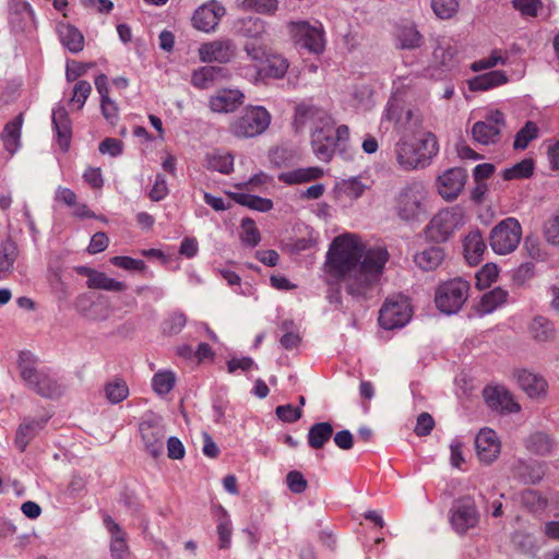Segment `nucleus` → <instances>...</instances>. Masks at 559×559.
I'll use <instances>...</instances> for the list:
<instances>
[{"instance_id": "nucleus-18", "label": "nucleus", "mask_w": 559, "mask_h": 559, "mask_svg": "<svg viewBox=\"0 0 559 559\" xmlns=\"http://www.w3.org/2000/svg\"><path fill=\"white\" fill-rule=\"evenodd\" d=\"M225 8L219 2L211 0L194 11L192 24L197 29L204 33L213 32L225 15Z\"/></svg>"}, {"instance_id": "nucleus-17", "label": "nucleus", "mask_w": 559, "mask_h": 559, "mask_svg": "<svg viewBox=\"0 0 559 559\" xmlns=\"http://www.w3.org/2000/svg\"><path fill=\"white\" fill-rule=\"evenodd\" d=\"M198 51L204 63H228L236 55V45L230 39H219L202 44Z\"/></svg>"}, {"instance_id": "nucleus-57", "label": "nucleus", "mask_w": 559, "mask_h": 559, "mask_svg": "<svg viewBox=\"0 0 559 559\" xmlns=\"http://www.w3.org/2000/svg\"><path fill=\"white\" fill-rule=\"evenodd\" d=\"M512 5L523 16L534 17L542 9L543 3L540 0H512Z\"/></svg>"}, {"instance_id": "nucleus-49", "label": "nucleus", "mask_w": 559, "mask_h": 559, "mask_svg": "<svg viewBox=\"0 0 559 559\" xmlns=\"http://www.w3.org/2000/svg\"><path fill=\"white\" fill-rule=\"evenodd\" d=\"M521 501L531 512H539L547 506V500L533 489L524 490L521 495Z\"/></svg>"}, {"instance_id": "nucleus-9", "label": "nucleus", "mask_w": 559, "mask_h": 559, "mask_svg": "<svg viewBox=\"0 0 559 559\" xmlns=\"http://www.w3.org/2000/svg\"><path fill=\"white\" fill-rule=\"evenodd\" d=\"M289 34L296 45L311 53L319 55L325 48V37L319 21H292L288 24Z\"/></svg>"}, {"instance_id": "nucleus-10", "label": "nucleus", "mask_w": 559, "mask_h": 559, "mask_svg": "<svg viewBox=\"0 0 559 559\" xmlns=\"http://www.w3.org/2000/svg\"><path fill=\"white\" fill-rule=\"evenodd\" d=\"M271 123L270 112L262 106H249L230 126L237 138H254L262 134Z\"/></svg>"}, {"instance_id": "nucleus-2", "label": "nucleus", "mask_w": 559, "mask_h": 559, "mask_svg": "<svg viewBox=\"0 0 559 559\" xmlns=\"http://www.w3.org/2000/svg\"><path fill=\"white\" fill-rule=\"evenodd\" d=\"M294 127L297 132L309 127L313 154L322 162L331 160L338 146L334 138V120L325 110L311 105H298Z\"/></svg>"}, {"instance_id": "nucleus-60", "label": "nucleus", "mask_w": 559, "mask_h": 559, "mask_svg": "<svg viewBox=\"0 0 559 559\" xmlns=\"http://www.w3.org/2000/svg\"><path fill=\"white\" fill-rule=\"evenodd\" d=\"M293 326L292 321H284L281 325V329L285 332L284 335L281 337L280 343L283 348L285 349H294L298 346L300 343V337L297 333H294L289 331V329Z\"/></svg>"}, {"instance_id": "nucleus-52", "label": "nucleus", "mask_w": 559, "mask_h": 559, "mask_svg": "<svg viewBox=\"0 0 559 559\" xmlns=\"http://www.w3.org/2000/svg\"><path fill=\"white\" fill-rule=\"evenodd\" d=\"M91 93L92 85L90 82L85 80L78 81L73 86V95L70 102L76 104L78 109H82Z\"/></svg>"}, {"instance_id": "nucleus-5", "label": "nucleus", "mask_w": 559, "mask_h": 559, "mask_svg": "<svg viewBox=\"0 0 559 559\" xmlns=\"http://www.w3.org/2000/svg\"><path fill=\"white\" fill-rule=\"evenodd\" d=\"M427 199L428 191L424 182L409 181L395 195V213L404 222H417L426 214Z\"/></svg>"}, {"instance_id": "nucleus-11", "label": "nucleus", "mask_w": 559, "mask_h": 559, "mask_svg": "<svg viewBox=\"0 0 559 559\" xmlns=\"http://www.w3.org/2000/svg\"><path fill=\"white\" fill-rule=\"evenodd\" d=\"M412 318V308L406 297L399 295L386 298L379 311V324L385 330L401 329Z\"/></svg>"}, {"instance_id": "nucleus-33", "label": "nucleus", "mask_w": 559, "mask_h": 559, "mask_svg": "<svg viewBox=\"0 0 559 559\" xmlns=\"http://www.w3.org/2000/svg\"><path fill=\"white\" fill-rule=\"evenodd\" d=\"M58 34L61 44L72 53H78L84 48V36L74 26L70 24H60Z\"/></svg>"}, {"instance_id": "nucleus-22", "label": "nucleus", "mask_w": 559, "mask_h": 559, "mask_svg": "<svg viewBox=\"0 0 559 559\" xmlns=\"http://www.w3.org/2000/svg\"><path fill=\"white\" fill-rule=\"evenodd\" d=\"M487 405L502 413H518L521 406L513 400L512 394L502 386H487L483 392Z\"/></svg>"}, {"instance_id": "nucleus-50", "label": "nucleus", "mask_w": 559, "mask_h": 559, "mask_svg": "<svg viewBox=\"0 0 559 559\" xmlns=\"http://www.w3.org/2000/svg\"><path fill=\"white\" fill-rule=\"evenodd\" d=\"M433 13L442 20L451 19L459 9L457 0H431Z\"/></svg>"}, {"instance_id": "nucleus-44", "label": "nucleus", "mask_w": 559, "mask_h": 559, "mask_svg": "<svg viewBox=\"0 0 559 559\" xmlns=\"http://www.w3.org/2000/svg\"><path fill=\"white\" fill-rule=\"evenodd\" d=\"M539 130L535 122L526 121L523 128H521L515 134L513 147L515 150H525L530 142L538 136Z\"/></svg>"}, {"instance_id": "nucleus-64", "label": "nucleus", "mask_w": 559, "mask_h": 559, "mask_svg": "<svg viewBox=\"0 0 559 559\" xmlns=\"http://www.w3.org/2000/svg\"><path fill=\"white\" fill-rule=\"evenodd\" d=\"M100 110L104 118L110 123L115 124L119 119V110L115 100L109 96L100 99Z\"/></svg>"}, {"instance_id": "nucleus-3", "label": "nucleus", "mask_w": 559, "mask_h": 559, "mask_svg": "<svg viewBox=\"0 0 559 559\" xmlns=\"http://www.w3.org/2000/svg\"><path fill=\"white\" fill-rule=\"evenodd\" d=\"M397 165L405 171L424 169L429 166L439 152L436 135L425 133L420 139L402 136L395 144Z\"/></svg>"}, {"instance_id": "nucleus-62", "label": "nucleus", "mask_w": 559, "mask_h": 559, "mask_svg": "<svg viewBox=\"0 0 559 559\" xmlns=\"http://www.w3.org/2000/svg\"><path fill=\"white\" fill-rule=\"evenodd\" d=\"M544 234L549 243L559 246V212L545 223Z\"/></svg>"}, {"instance_id": "nucleus-47", "label": "nucleus", "mask_w": 559, "mask_h": 559, "mask_svg": "<svg viewBox=\"0 0 559 559\" xmlns=\"http://www.w3.org/2000/svg\"><path fill=\"white\" fill-rule=\"evenodd\" d=\"M175 374L171 371H162L154 374L152 386L159 395L168 394L175 385Z\"/></svg>"}, {"instance_id": "nucleus-53", "label": "nucleus", "mask_w": 559, "mask_h": 559, "mask_svg": "<svg viewBox=\"0 0 559 559\" xmlns=\"http://www.w3.org/2000/svg\"><path fill=\"white\" fill-rule=\"evenodd\" d=\"M241 227L243 229V233L241 235V240L243 243L248 245L249 247H255L261 240L260 233L258 228L254 225L253 219L251 218H243L241 223Z\"/></svg>"}, {"instance_id": "nucleus-38", "label": "nucleus", "mask_w": 559, "mask_h": 559, "mask_svg": "<svg viewBox=\"0 0 559 559\" xmlns=\"http://www.w3.org/2000/svg\"><path fill=\"white\" fill-rule=\"evenodd\" d=\"M513 476L524 484H536L543 478L542 466L528 464L524 461H516L512 467Z\"/></svg>"}, {"instance_id": "nucleus-16", "label": "nucleus", "mask_w": 559, "mask_h": 559, "mask_svg": "<svg viewBox=\"0 0 559 559\" xmlns=\"http://www.w3.org/2000/svg\"><path fill=\"white\" fill-rule=\"evenodd\" d=\"M466 179L467 173L464 168H449L437 178L438 193L448 202L454 201L462 193Z\"/></svg>"}, {"instance_id": "nucleus-59", "label": "nucleus", "mask_w": 559, "mask_h": 559, "mask_svg": "<svg viewBox=\"0 0 559 559\" xmlns=\"http://www.w3.org/2000/svg\"><path fill=\"white\" fill-rule=\"evenodd\" d=\"M16 259V248L14 243H5L0 252V271L7 272L13 267Z\"/></svg>"}, {"instance_id": "nucleus-6", "label": "nucleus", "mask_w": 559, "mask_h": 559, "mask_svg": "<svg viewBox=\"0 0 559 559\" xmlns=\"http://www.w3.org/2000/svg\"><path fill=\"white\" fill-rule=\"evenodd\" d=\"M469 283L461 277L441 283L435 293L436 307L444 314L457 313L466 302Z\"/></svg>"}, {"instance_id": "nucleus-7", "label": "nucleus", "mask_w": 559, "mask_h": 559, "mask_svg": "<svg viewBox=\"0 0 559 559\" xmlns=\"http://www.w3.org/2000/svg\"><path fill=\"white\" fill-rule=\"evenodd\" d=\"M464 210L456 205L439 211L426 227V235L433 242L447 241L464 225Z\"/></svg>"}, {"instance_id": "nucleus-26", "label": "nucleus", "mask_w": 559, "mask_h": 559, "mask_svg": "<svg viewBox=\"0 0 559 559\" xmlns=\"http://www.w3.org/2000/svg\"><path fill=\"white\" fill-rule=\"evenodd\" d=\"M52 128L57 135V142L62 151H68L71 142V121L66 108L61 105L52 109Z\"/></svg>"}, {"instance_id": "nucleus-43", "label": "nucleus", "mask_w": 559, "mask_h": 559, "mask_svg": "<svg viewBox=\"0 0 559 559\" xmlns=\"http://www.w3.org/2000/svg\"><path fill=\"white\" fill-rule=\"evenodd\" d=\"M86 285L92 289H102L107 292H122L126 289L123 282L107 276L104 272H97L94 277L86 281Z\"/></svg>"}, {"instance_id": "nucleus-51", "label": "nucleus", "mask_w": 559, "mask_h": 559, "mask_svg": "<svg viewBox=\"0 0 559 559\" xmlns=\"http://www.w3.org/2000/svg\"><path fill=\"white\" fill-rule=\"evenodd\" d=\"M499 271L495 264H486L476 273V286L479 289L489 287L498 278Z\"/></svg>"}, {"instance_id": "nucleus-30", "label": "nucleus", "mask_w": 559, "mask_h": 559, "mask_svg": "<svg viewBox=\"0 0 559 559\" xmlns=\"http://www.w3.org/2000/svg\"><path fill=\"white\" fill-rule=\"evenodd\" d=\"M508 82L507 74L501 70H493L468 80V88L473 92H484Z\"/></svg>"}, {"instance_id": "nucleus-34", "label": "nucleus", "mask_w": 559, "mask_h": 559, "mask_svg": "<svg viewBox=\"0 0 559 559\" xmlns=\"http://www.w3.org/2000/svg\"><path fill=\"white\" fill-rule=\"evenodd\" d=\"M444 259V250L440 247L431 246L417 252L414 262L423 271L436 270Z\"/></svg>"}, {"instance_id": "nucleus-19", "label": "nucleus", "mask_w": 559, "mask_h": 559, "mask_svg": "<svg viewBox=\"0 0 559 559\" xmlns=\"http://www.w3.org/2000/svg\"><path fill=\"white\" fill-rule=\"evenodd\" d=\"M457 49L449 41H438L432 51L430 68L438 71V76L451 72L457 64Z\"/></svg>"}, {"instance_id": "nucleus-24", "label": "nucleus", "mask_w": 559, "mask_h": 559, "mask_svg": "<svg viewBox=\"0 0 559 559\" xmlns=\"http://www.w3.org/2000/svg\"><path fill=\"white\" fill-rule=\"evenodd\" d=\"M516 381L530 399L542 400L546 397L548 383L542 374L522 369L516 372Z\"/></svg>"}, {"instance_id": "nucleus-40", "label": "nucleus", "mask_w": 559, "mask_h": 559, "mask_svg": "<svg viewBox=\"0 0 559 559\" xmlns=\"http://www.w3.org/2000/svg\"><path fill=\"white\" fill-rule=\"evenodd\" d=\"M530 333L538 342L554 340L556 330L554 323L543 316H536L530 324Z\"/></svg>"}, {"instance_id": "nucleus-14", "label": "nucleus", "mask_w": 559, "mask_h": 559, "mask_svg": "<svg viewBox=\"0 0 559 559\" xmlns=\"http://www.w3.org/2000/svg\"><path fill=\"white\" fill-rule=\"evenodd\" d=\"M504 128V114L498 109L489 110L484 120L474 123L472 136L475 142L481 145L496 144L500 141L501 132Z\"/></svg>"}, {"instance_id": "nucleus-28", "label": "nucleus", "mask_w": 559, "mask_h": 559, "mask_svg": "<svg viewBox=\"0 0 559 559\" xmlns=\"http://www.w3.org/2000/svg\"><path fill=\"white\" fill-rule=\"evenodd\" d=\"M464 257L468 264H478L487 249L485 239L479 229L471 230L463 241Z\"/></svg>"}, {"instance_id": "nucleus-39", "label": "nucleus", "mask_w": 559, "mask_h": 559, "mask_svg": "<svg viewBox=\"0 0 559 559\" xmlns=\"http://www.w3.org/2000/svg\"><path fill=\"white\" fill-rule=\"evenodd\" d=\"M237 34L252 39H261L265 34V23L260 17L241 19L236 24Z\"/></svg>"}, {"instance_id": "nucleus-12", "label": "nucleus", "mask_w": 559, "mask_h": 559, "mask_svg": "<svg viewBox=\"0 0 559 559\" xmlns=\"http://www.w3.org/2000/svg\"><path fill=\"white\" fill-rule=\"evenodd\" d=\"M449 514L452 528L460 535L476 527L479 522V512L474 498L471 496H464L454 500Z\"/></svg>"}, {"instance_id": "nucleus-41", "label": "nucleus", "mask_w": 559, "mask_h": 559, "mask_svg": "<svg viewBox=\"0 0 559 559\" xmlns=\"http://www.w3.org/2000/svg\"><path fill=\"white\" fill-rule=\"evenodd\" d=\"M104 393L110 404H118L129 396V386L122 378L115 377L104 384Z\"/></svg>"}, {"instance_id": "nucleus-32", "label": "nucleus", "mask_w": 559, "mask_h": 559, "mask_svg": "<svg viewBox=\"0 0 559 559\" xmlns=\"http://www.w3.org/2000/svg\"><path fill=\"white\" fill-rule=\"evenodd\" d=\"M323 176L320 167L298 168L278 175V180L286 185H299L319 179Z\"/></svg>"}, {"instance_id": "nucleus-48", "label": "nucleus", "mask_w": 559, "mask_h": 559, "mask_svg": "<svg viewBox=\"0 0 559 559\" xmlns=\"http://www.w3.org/2000/svg\"><path fill=\"white\" fill-rule=\"evenodd\" d=\"M207 168L227 175L234 168V157L230 154H212L207 157Z\"/></svg>"}, {"instance_id": "nucleus-31", "label": "nucleus", "mask_w": 559, "mask_h": 559, "mask_svg": "<svg viewBox=\"0 0 559 559\" xmlns=\"http://www.w3.org/2000/svg\"><path fill=\"white\" fill-rule=\"evenodd\" d=\"M333 426L329 421L313 424L307 433L308 445L313 450L322 449L333 437Z\"/></svg>"}, {"instance_id": "nucleus-42", "label": "nucleus", "mask_w": 559, "mask_h": 559, "mask_svg": "<svg viewBox=\"0 0 559 559\" xmlns=\"http://www.w3.org/2000/svg\"><path fill=\"white\" fill-rule=\"evenodd\" d=\"M233 199L238 204L255 210L262 213L269 212L273 209V202L270 199L261 198L249 193H233Z\"/></svg>"}, {"instance_id": "nucleus-21", "label": "nucleus", "mask_w": 559, "mask_h": 559, "mask_svg": "<svg viewBox=\"0 0 559 559\" xmlns=\"http://www.w3.org/2000/svg\"><path fill=\"white\" fill-rule=\"evenodd\" d=\"M245 95L238 88H222L209 99L212 111L227 114L235 111L243 104Z\"/></svg>"}, {"instance_id": "nucleus-37", "label": "nucleus", "mask_w": 559, "mask_h": 559, "mask_svg": "<svg viewBox=\"0 0 559 559\" xmlns=\"http://www.w3.org/2000/svg\"><path fill=\"white\" fill-rule=\"evenodd\" d=\"M525 448L533 454L545 456L551 453L554 441L547 433L535 431L525 439Z\"/></svg>"}, {"instance_id": "nucleus-46", "label": "nucleus", "mask_w": 559, "mask_h": 559, "mask_svg": "<svg viewBox=\"0 0 559 559\" xmlns=\"http://www.w3.org/2000/svg\"><path fill=\"white\" fill-rule=\"evenodd\" d=\"M534 171V163L532 159H523L520 163H516L514 166L507 168L502 173V177L504 180L512 179H524L528 178L533 175Z\"/></svg>"}, {"instance_id": "nucleus-4", "label": "nucleus", "mask_w": 559, "mask_h": 559, "mask_svg": "<svg viewBox=\"0 0 559 559\" xmlns=\"http://www.w3.org/2000/svg\"><path fill=\"white\" fill-rule=\"evenodd\" d=\"M17 367L25 385L43 397L59 394V386L51 370L40 366L39 359L28 350L19 354Z\"/></svg>"}, {"instance_id": "nucleus-25", "label": "nucleus", "mask_w": 559, "mask_h": 559, "mask_svg": "<svg viewBox=\"0 0 559 559\" xmlns=\"http://www.w3.org/2000/svg\"><path fill=\"white\" fill-rule=\"evenodd\" d=\"M394 40L399 49L412 50L423 45L424 36L414 23L402 22L395 26Z\"/></svg>"}, {"instance_id": "nucleus-20", "label": "nucleus", "mask_w": 559, "mask_h": 559, "mask_svg": "<svg viewBox=\"0 0 559 559\" xmlns=\"http://www.w3.org/2000/svg\"><path fill=\"white\" fill-rule=\"evenodd\" d=\"M476 453L485 463L493 462L501 450L497 433L490 428H483L475 437Z\"/></svg>"}, {"instance_id": "nucleus-56", "label": "nucleus", "mask_w": 559, "mask_h": 559, "mask_svg": "<svg viewBox=\"0 0 559 559\" xmlns=\"http://www.w3.org/2000/svg\"><path fill=\"white\" fill-rule=\"evenodd\" d=\"M187 323V317L181 311H176L164 322V332L175 335L181 332Z\"/></svg>"}, {"instance_id": "nucleus-1", "label": "nucleus", "mask_w": 559, "mask_h": 559, "mask_svg": "<svg viewBox=\"0 0 559 559\" xmlns=\"http://www.w3.org/2000/svg\"><path fill=\"white\" fill-rule=\"evenodd\" d=\"M389 260V252L380 246L367 248L353 234L336 237L326 253L324 270L329 286L326 298L331 305L342 308L341 282L348 295L359 298L378 282Z\"/></svg>"}, {"instance_id": "nucleus-27", "label": "nucleus", "mask_w": 559, "mask_h": 559, "mask_svg": "<svg viewBox=\"0 0 559 559\" xmlns=\"http://www.w3.org/2000/svg\"><path fill=\"white\" fill-rule=\"evenodd\" d=\"M47 418H25L19 426L15 433V445L20 452H24L29 442L36 435L43 430L47 424Z\"/></svg>"}, {"instance_id": "nucleus-23", "label": "nucleus", "mask_w": 559, "mask_h": 559, "mask_svg": "<svg viewBox=\"0 0 559 559\" xmlns=\"http://www.w3.org/2000/svg\"><path fill=\"white\" fill-rule=\"evenodd\" d=\"M228 69L215 66H203L195 69L191 74V84L199 90H207L222 81L229 79Z\"/></svg>"}, {"instance_id": "nucleus-55", "label": "nucleus", "mask_w": 559, "mask_h": 559, "mask_svg": "<svg viewBox=\"0 0 559 559\" xmlns=\"http://www.w3.org/2000/svg\"><path fill=\"white\" fill-rule=\"evenodd\" d=\"M499 63L506 64L507 63V58H503L500 55L499 50H492V52L490 53V56L488 58H484V59L474 61L471 64V70L474 71V72H479V71H483V70L491 69V68L496 67Z\"/></svg>"}, {"instance_id": "nucleus-15", "label": "nucleus", "mask_w": 559, "mask_h": 559, "mask_svg": "<svg viewBox=\"0 0 559 559\" xmlns=\"http://www.w3.org/2000/svg\"><path fill=\"white\" fill-rule=\"evenodd\" d=\"M139 431L145 451L153 457H158L164 450L165 428L160 418L148 415L139 425Z\"/></svg>"}, {"instance_id": "nucleus-58", "label": "nucleus", "mask_w": 559, "mask_h": 559, "mask_svg": "<svg viewBox=\"0 0 559 559\" xmlns=\"http://www.w3.org/2000/svg\"><path fill=\"white\" fill-rule=\"evenodd\" d=\"M275 414L284 423H296L302 416L301 407H296L292 404L278 405Z\"/></svg>"}, {"instance_id": "nucleus-35", "label": "nucleus", "mask_w": 559, "mask_h": 559, "mask_svg": "<svg viewBox=\"0 0 559 559\" xmlns=\"http://www.w3.org/2000/svg\"><path fill=\"white\" fill-rule=\"evenodd\" d=\"M263 62L265 64L259 70V74L275 80L283 79L289 68L288 60L281 55H269Z\"/></svg>"}, {"instance_id": "nucleus-61", "label": "nucleus", "mask_w": 559, "mask_h": 559, "mask_svg": "<svg viewBox=\"0 0 559 559\" xmlns=\"http://www.w3.org/2000/svg\"><path fill=\"white\" fill-rule=\"evenodd\" d=\"M286 484L294 493H302L308 486L307 479L298 471H290L286 476Z\"/></svg>"}, {"instance_id": "nucleus-54", "label": "nucleus", "mask_w": 559, "mask_h": 559, "mask_svg": "<svg viewBox=\"0 0 559 559\" xmlns=\"http://www.w3.org/2000/svg\"><path fill=\"white\" fill-rule=\"evenodd\" d=\"M112 265L127 270V271H139L145 270L146 264L143 260L133 259L127 255H116L110 259Z\"/></svg>"}, {"instance_id": "nucleus-45", "label": "nucleus", "mask_w": 559, "mask_h": 559, "mask_svg": "<svg viewBox=\"0 0 559 559\" xmlns=\"http://www.w3.org/2000/svg\"><path fill=\"white\" fill-rule=\"evenodd\" d=\"M240 8L260 14H274L278 9L277 0H242Z\"/></svg>"}, {"instance_id": "nucleus-13", "label": "nucleus", "mask_w": 559, "mask_h": 559, "mask_svg": "<svg viewBox=\"0 0 559 559\" xmlns=\"http://www.w3.org/2000/svg\"><path fill=\"white\" fill-rule=\"evenodd\" d=\"M393 123L397 131L413 130L420 124V117L413 109L405 106L404 100L393 94L385 106L382 115V123Z\"/></svg>"}, {"instance_id": "nucleus-29", "label": "nucleus", "mask_w": 559, "mask_h": 559, "mask_svg": "<svg viewBox=\"0 0 559 559\" xmlns=\"http://www.w3.org/2000/svg\"><path fill=\"white\" fill-rule=\"evenodd\" d=\"M23 114H19L11 121H9L1 133V140L4 148L10 155H14L21 147V133L23 126Z\"/></svg>"}, {"instance_id": "nucleus-8", "label": "nucleus", "mask_w": 559, "mask_h": 559, "mask_svg": "<svg viewBox=\"0 0 559 559\" xmlns=\"http://www.w3.org/2000/svg\"><path fill=\"white\" fill-rule=\"evenodd\" d=\"M522 239V227L514 217L499 222L489 234V245L492 251L500 255L513 252Z\"/></svg>"}, {"instance_id": "nucleus-36", "label": "nucleus", "mask_w": 559, "mask_h": 559, "mask_svg": "<svg viewBox=\"0 0 559 559\" xmlns=\"http://www.w3.org/2000/svg\"><path fill=\"white\" fill-rule=\"evenodd\" d=\"M508 296V292L501 287H496L492 290L485 293L477 306L478 313L484 316L493 312L507 302Z\"/></svg>"}, {"instance_id": "nucleus-63", "label": "nucleus", "mask_w": 559, "mask_h": 559, "mask_svg": "<svg viewBox=\"0 0 559 559\" xmlns=\"http://www.w3.org/2000/svg\"><path fill=\"white\" fill-rule=\"evenodd\" d=\"M168 192L169 190L167 187L165 176L162 174H157L155 177L154 185L148 193L151 200L155 202L162 201L167 197Z\"/></svg>"}]
</instances>
